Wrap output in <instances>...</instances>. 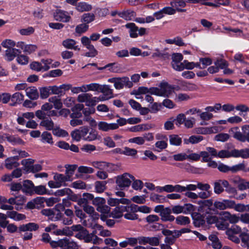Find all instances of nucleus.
Returning <instances> with one entry per match:
<instances>
[{
  "label": "nucleus",
  "mask_w": 249,
  "mask_h": 249,
  "mask_svg": "<svg viewBox=\"0 0 249 249\" xmlns=\"http://www.w3.org/2000/svg\"><path fill=\"white\" fill-rule=\"evenodd\" d=\"M34 185L33 182L30 180L24 181L22 185V192L30 195L34 194Z\"/></svg>",
  "instance_id": "21"
},
{
  "label": "nucleus",
  "mask_w": 249,
  "mask_h": 249,
  "mask_svg": "<svg viewBox=\"0 0 249 249\" xmlns=\"http://www.w3.org/2000/svg\"><path fill=\"white\" fill-rule=\"evenodd\" d=\"M34 194L39 195H43L47 194V189L45 186L39 185L34 187Z\"/></svg>",
  "instance_id": "58"
},
{
  "label": "nucleus",
  "mask_w": 249,
  "mask_h": 249,
  "mask_svg": "<svg viewBox=\"0 0 249 249\" xmlns=\"http://www.w3.org/2000/svg\"><path fill=\"white\" fill-rule=\"evenodd\" d=\"M29 57L28 56L21 54V53L18 54L17 57V62L21 65H27L29 62Z\"/></svg>",
  "instance_id": "55"
},
{
  "label": "nucleus",
  "mask_w": 249,
  "mask_h": 249,
  "mask_svg": "<svg viewBox=\"0 0 249 249\" xmlns=\"http://www.w3.org/2000/svg\"><path fill=\"white\" fill-rule=\"evenodd\" d=\"M40 125L45 127V128L48 130H53L54 128V123L51 119L43 120L41 121Z\"/></svg>",
  "instance_id": "42"
},
{
  "label": "nucleus",
  "mask_w": 249,
  "mask_h": 249,
  "mask_svg": "<svg viewBox=\"0 0 249 249\" xmlns=\"http://www.w3.org/2000/svg\"><path fill=\"white\" fill-rule=\"evenodd\" d=\"M118 15L120 17L126 20H130L134 16V12L133 11H124L119 13Z\"/></svg>",
  "instance_id": "50"
},
{
  "label": "nucleus",
  "mask_w": 249,
  "mask_h": 249,
  "mask_svg": "<svg viewBox=\"0 0 249 249\" xmlns=\"http://www.w3.org/2000/svg\"><path fill=\"white\" fill-rule=\"evenodd\" d=\"M95 19V14L92 13H84L81 17V20L85 24H88L92 22Z\"/></svg>",
  "instance_id": "35"
},
{
  "label": "nucleus",
  "mask_w": 249,
  "mask_h": 249,
  "mask_svg": "<svg viewBox=\"0 0 249 249\" xmlns=\"http://www.w3.org/2000/svg\"><path fill=\"white\" fill-rule=\"evenodd\" d=\"M41 141L43 143H47L53 144L52 135L51 133L48 131H44L41 135Z\"/></svg>",
  "instance_id": "38"
},
{
  "label": "nucleus",
  "mask_w": 249,
  "mask_h": 249,
  "mask_svg": "<svg viewBox=\"0 0 249 249\" xmlns=\"http://www.w3.org/2000/svg\"><path fill=\"white\" fill-rule=\"evenodd\" d=\"M98 92L103 93L109 98L113 97V89L109 85H100Z\"/></svg>",
  "instance_id": "34"
},
{
  "label": "nucleus",
  "mask_w": 249,
  "mask_h": 249,
  "mask_svg": "<svg viewBox=\"0 0 249 249\" xmlns=\"http://www.w3.org/2000/svg\"><path fill=\"white\" fill-rule=\"evenodd\" d=\"M19 160V157L15 156L7 158L5 160V166L9 169H12L13 168H16L19 165V163L18 162Z\"/></svg>",
  "instance_id": "15"
},
{
  "label": "nucleus",
  "mask_w": 249,
  "mask_h": 249,
  "mask_svg": "<svg viewBox=\"0 0 249 249\" xmlns=\"http://www.w3.org/2000/svg\"><path fill=\"white\" fill-rule=\"evenodd\" d=\"M24 99V95L19 93L16 92L11 96V106H15L17 104H20Z\"/></svg>",
  "instance_id": "37"
},
{
  "label": "nucleus",
  "mask_w": 249,
  "mask_h": 249,
  "mask_svg": "<svg viewBox=\"0 0 249 249\" xmlns=\"http://www.w3.org/2000/svg\"><path fill=\"white\" fill-rule=\"evenodd\" d=\"M84 105L81 104H77L73 107L71 110L72 112L70 114V117L72 119H79L82 116V112L81 111L83 109Z\"/></svg>",
  "instance_id": "16"
},
{
  "label": "nucleus",
  "mask_w": 249,
  "mask_h": 249,
  "mask_svg": "<svg viewBox=\"0 0 249 249\" xmlns=\"http://www.w3.org/2000/svg\"><path fill=\"white\" fill-rule=\"evenodd\" d=\"M121 153L126 156H134L137 154V151L134 148L124 147V150L122 151V152H121Z\"/></svg>",
  "instance_id": "61"
},
{
  "label": "nucleus",
  "mask_w": 249,
  "mask_h": 249,
  "mask_svg": "<svg viewBox=\"0 0 249 249\" xmlns=\"http://www.w3.org/2000/svg\"><path fill=\"white\" fill-rule=\"evenodd\" d=\"M6 140L12 145H23L25 142L18 136L9 135L6 137Z\"/></svg>",
  "instance_id": "29"
},
{
  "label": "nucleus",
  "mask_w": 249,
  "mask_h": 249,
  "mask_svg": "<svg viewBox=\"0 0 249 249\" xmlns=\"http://www.w3.org/2000/svg\"><path fill=\"white\" fill-rule=\"evenodd\" d=\"M171 209L170 207H166L165 211L160 215V219L162 222H172L175 219L174 216L171 215L172 213Z\"/></svg>",
  "instance_id": "17"
},
{
  "label": "nucleus",
  "mask_w": 249,
  "mask_h": 249,
  "mask_svg": "<svg viewBox=\"0 0 249 249\" xmlns=\"http://www.w3.org/2000/svg\"><path fill=\"white\" fill-rule=\"evenodd\" d=\"M92 165L95 168L99 169L100 170H106L108 172H112L111 167L113 166L114 165L105 161H94L91 163Z\"/></svg>",
  "instance_id": "14"
},
{
  "label": "nucleus",
  "mask_w": 249,
  "mask_h": 249,
  "mask_svg": "<svg viewBox=\"0 0 249 249\" xmlns=\"http://www.w3.org/2000/svg\"><path fill=\"white\" fill-rule=\"evenodd\" d=\"M222 215L226 220H228L231 224H235L240 220L239 216L235 214H231L228 212H223Z\"/></svg>",
  "instance_id": "30"
},
{
  "label": "nucleus",
  "mask_w": 249,
  "mask_h": 249,
  "mask_svg": "<svg viewBox=\"0 0 249 249\" xmlns=\"http://www.w3.org/2000/svg\"><path fill=\"white\" fill-rule=\"evenodd\" d=\"M76 8L80 12L89 11L92 9V6L85 2L78 3Z\"/></svg>",
  "instance_id": "48"
},
{
  "label": "nucleus",
  "mask_w": 249,
  "mask_h": 249,
  "mask_svg": "<svg viewBox=\"0 0 249 249\" xmlns=\"http://www.w3.org/2000/svg\"><path fill=\"white\" fill-rule=\"evenodd\" d=\"M192 217L193 220V223L196 227L203 226L205 223L204 217L198 213H193Z\"/></svg>",
  "instance_id": "18"
},
{
  "label": "nucleus",
  "mask_w": 249,
  "mask_h": 249,
  "mask_svg": "<svg viewBox=\"0 0 249 249\" xmlns=\"http://www.w3.org/2000/svg\"><path fill=\"white\" fill-rule=\"evenodd\" d=\"M57 213H55L54 212L53 213V216L52 218V221H58V220H61V219L62 218L63 214H62L60 212V210H63L64 209V207L61 205L58 204L57 205Z\"/></svg>",
  "instance_id": "49"
},
{
  "label": "nucleus",
  "mask_w": 249,
  "mask_h": 249,
  "mask_svg": "<svg viewBox=\"0 0 249 249\" xmlns=\"http://www.w3.org/2000/svg\"><path fill=\"white\" fill-rule=\"evenodd\" d=\"M26 96L32 100H37L39 96L37 89L35 87H30L25 89Z\"/></svg>",
  "instance_id": "19"
},
{
  "label": "nucleus",
  "mask_w": 249,
  "mask_h": 249,
  "mask_svg": "<svg viewBox=\"0 0 249 249\" xmlns=\"http://www.w3.org/2000/svg\"><path fill=\"white\" fill-rule=\"evenodd\" d=\"M169 54L166 52L165 51H160L159 49H156L152 54V58H159L164 60L168 59L169 58Z\"/></svg>",
  "instance_id": "27"
},
{
  "label": "nucleus",
  "mask_w": 249,
  "mask_h": 249,
  "mask_svg": "<svg viewBox=\"0 0 249 249\" xmlns=\"http://www.w3.org/2000/svg\"><path fill=\"white\" fill-rule=\"evenodd\" d=\"M235 202L233 200L223 199L222 201H215L213 203L214 207L220 210L234 208Z\"/></svg>",
  "instance_id": "8"
},
{
  "label": "nucleus",
  "mask_w": 249,
  "mask_h": 249,
  "mask_svg": "<svg viewBox=\"0 0 249 249\" xmlns=\"http://www.w3.org/2000/svg\"><path fill=\"white\" fill-rule=\"evenodd\" d=\"M30 68L31 70L37 72L43 71V68L41 63L37 61H34L30 64Z\"/></svg>",
  "instance_id": "60"
},
{
  "label": "nucleus",
  "mask_w": 249,
  "mask_h": 249,
  "mask_svg": "<svg viewBox=\"0 0 249 249\" xmlns=\"http://www.w3.org/2000/svg\"><path fill=\"white\" fill-rule=\"evenodd\" d=\"M135 177L128 173H124L122 175L116 177V189L123 190L125 188L129 187L131 183V180H134Z\"/></svg>",
  "instance_id": "2"
},
{
  "label": "nucleus",
  "mask_w": 249,
  "mask_h": 249,
  "mask_svg": "<svg viewBox=\"0 0 249 249\" xmlns=\"http://www.w3.org/2000/svg\"><path fill=\"white\" fill-rule=\"evenodd\" d=\"M65 167L66 168V175L68 179H70V180L71 181L72 176L74 175V172L77 168V165L76 164H66Z\"/></svg>",
  "instance_id": "31"
},
{
  "label": "nucleus",
  "mask_w": 249,
  "mask_h": 249,
  "mask_svg": "<svg viewBox=\"0 0 249 249\" xmlns=\"http://www.w3.org/2000/svg\"><path fill=\"white\" fill-rule=\"evenodd\" d=\"M71 228L72 231L77 232L75 235L76 238L80 240H84L86 243L90 242V237L89 236H90L89 232L82 225L80 224L74 225L72 226Z\"/></svg>",
  "instance_id": "4"
},
{
  "label": "nucleus",
  "mask_w": 249,
  "mask_h": 249,
  "mask_svg": "<svg viewBox=\"0 0 249 249\" xmlns=\"http://www.w3.org/2000/svg\"><path fill=\"white\" fill-rule=\"evenodd\" d=\"M125 27L129 29V33L130 37L137 38L138 36L137 32L138 31V27L135 25L134 23L130 22L125 24Z\"/></svg>",
  "instance_id": "23"
},
{
  "label": "nucleus",
  "mask_w": 249,
  "mask_h": 249,
  "mask_svg": "<svg viewBox=\"0 0 249 249\" xmlns=\"http://www.w3.org/2000/svg\"><path fill=\"white\" fill-rule=\"evenodd\" d=\"M139 243L143 245L149 244L152 246H157L160 244V238L158 237L140 236Z\"/></svg>",
  "instance_id": "10"
},
{
  "label": "nucleus",
  "mask_w": 249,
  "mask_h": 249,
  "mask_svg": "<svg viewBox=\"0 0 249 249\" xmlns=\"http://www.w3.org/2000/svg\"><path fill=\"white\" fill-rule=\"evenodd\" d=\"M223 183L224 187L225 188V191L228 194H234L236 193L237 190L236 188L230 185L229 182L227 180H226V181H224Z\"/></svg>",
  "instance_id": "63"
},
{
  "label": "nucleus",
  "mask_w": 249,
  "mask_h": 249,
  "mask_svg": "<svg viewBox=\"0 0 249 249\" xmlns=\"http://www.w3.org/2000/svg\"><path fill=\"white\" fill-rule=\"evenodd\" d=\"M49 88L51 89L52 94H57L58 96H61L65 94V92L62 90L60 86H49Z\"/></svg>",
  "instance_id": "51"
},
{
  "label": "nucleus",
  "mask_w": 249,
  "mask_h": 249,
  "mask_svg": "<svg viewBox=\"0 0 249 249\" xmlns=\"http://www.w3.org/2000/svg\"><path fill=\"white\" fill-rule=\"evenodd\" d=\"M233 150L230 151L228 150H222L218 152L217 157L219 158H228L233 157Z\"/></svg>",
  "instance_id": "52"
},
{
  "label": "nucleus",
  "mask_w": 249,
  "mask_h": 249,
  "mask_svg": "<svg viewBox=\"0 0 249 249\" xmlns=\"http://www.w3.org/2000/svg\"><path fill=\"white\" fill-rule=\"evenodd\" d=\"M209 240L212 242L211 245L214 249H220L222 245L218 237L215 235H210L209 236Z\"/></svg>",
  "instance_id": "39"
},
{
  "label": "nucleus",
  "mask_w": 249,
  "mask_h": 249,
  "mask_svg": "<svg viewBox=\"0 0 249 249\" xmlns=\"http://www.w3.org/2000/svg\"><path fill=\"white\" fill-rule=\"evenodd\" d=\"M21 51L16 48H8L5 51V56L8 61H12L18 54H20Z\"/></svg>",
  "instance_id": "20"
},
{
  "label": "nucleus",
  "mask_w": 249,
  "mask_h": 249,
  "mask_svg": "<svg viewBox=\"0 0 249 249\" xmlns=\"http://www.w3.org/2000/svg\"><path fill=\"white\" fill-rule=\"evenodd\" d=\"M63 248H66V249H78V247L70 237H65L63 238Z\"/></svg>",
  "instance_id": "28"
},
{
  "label": "nucleus",
  "mask_w": 249,
  "mask_h": 249,
  "mask_svg": "<svg viewBox=\"0 0 249 249\" xmlns=\"http://www.w3.org/2000/svg\"><path fill=\"white\" fill-rule=\"evenodd\" d=\"M224 181H226V180L219 179L214 182L213 189L216 194H220L224 192Z\"/></svg>",
  "instance_id": "32"
},
{
  "label": "nucleus",
  "mask_w": 249,
  "mask_h": 249,
  "mask_svg": "<svg viewBox=\"0 0 249 249\" xmlns=\"http://www.w3.org/2000/svg\"><path fill=\"white\" fill-rule=\"evenodd\" d=\"M76 42L72 39H67L63 41L62 45L68 49L80 50L78 46L76 45Z\"/></svg>",
  "instance_id": "24"
},
{
  "label": "nucleus",
  "mask_w": 249,
  "mask_h": 249,
  "mask_svg": "<svg viewBox=\"0 0 249 249\" xmlns=\"http://www.w3.org/2000/svg\"><path fill=\"white\" fill-rule=\"evenodd\" d=\"M176 223L179 225H186L190 223V218L187 216L179 215L176 218Z\"/></svg>",
  "instance_id": "46"
},
{
  "label": "nucleus",
  "mask_w": 249,
  "mask_h": 249,
  "mask_svg": "<svg viewBox=\"0 0 249 249\" xmlns=\"http://www.w3.org/2000/svg\"><path fill=\"white\" fill-rule=\"evenodd\" d=\"M40 97L42 99L47 98L51 94V89L48 87H44L39 88Z\"/></svg>",
  "instance_id": "44"
},
{
  "label": "nucleus",
  "mask_w": 249,
  "mask_h": 249,
  "mask_svg": "<svg viewBox=\"0 0 249 249\" xmlns=\"http://www.w3.org/2000/svg\"><path fill=\"white\" fill-rule=\"evenodd\" d=\"M230 138L227 133H221L215 135L214 140L216 141L224 142L227 141Z\"/></svg>",
  "instance_id": "62"
},
{
  "label": "nucleus",
  "mask_w": 249,
  "mask_h": 249,
  "mask_svg": "<svg viewBox=\"0 0 249 249\" xmlns=\"http://www.w3.org/2000/svg\"><path fill=\"white\" fill-rule=\"evenodd\" d=\"M89 28V25L82 23L77 25L75 29V33L80 36L81 34L86 32Z\"/></svg>",
  "instance_id": "45"
},
{
  "label": "nucleus",
  "mask_w": 249,
  "mask_h": 249,
  "mask_svg": "<svg viewBox=\"0 0 249 249\" xmlns=\"http://www.w3.org/2000/svg\"><path fill=\"white\" fill-rule=\"evenodd\" d=\"M133 85V83L130 81L129 77L124 76L118 77L117 82H115V88L117 89H121L124 87L130 88L132 87Z\"/></svg>",
  "instance_id": "11"
},
{
  "label": "nucleus",
  "mask_w": 249,
  "mask_h": 249,
  "mask_svg": "<svg viewBox=\"0 0 249 249\" xmlns=\"http://www.w3.org/2000/svg\"><path fill=\"white\" fill-rule=\"evenodd\" d=\"M34 160L31 159H25L21 161V164L28 168L27 171L33 173L37 172L42 170V166L39 164L32 165Z\"/></svg>",
  "instance_id": "9"
},
{
  "label": "nucleus",
  "mask_w": 249,
  "mask_h": 249,
  "mask_svg": "<svg viewBox=\"0 0 249 249\" xmlns=\"http://www.w3.org/2000/svg\"><path fill=\"white\" fill-rule=\"evenodd\" d=\"M238 188L240 191H244L247 189H249V181L244 179L240 180L238 184Z\"/></svg>",
  "instance_id": "64"
},
{
  "label": "nucleus",
  "mask_w": 249,
  "mask_h": 249,
  "mask_svg": "<svg viewBox=\"0 0 249 249\" xmlns=\"http://www.w3.org/2000/svg\"><path fill=\"white\" fill-rule=\"evenodd\" d=\"M96 210L101 213V216H109L108 215L110 213V208L106 204L101 206H98L96 208Z\"/></svg>",
  "instance_id": "43"
},
{
  "label": "nucleus",
  "mask_w": 249,
  "mask_h": 249,
  "mask_svg": "<svg viewBox=\"0 0 249 249\" xmlns=\"http://www.w3.org/2000/svg\"><path fill=\"white\" fill-rule=\"evenodd\" d=\"M169 143L172 145L179 146L182 143V138L178 135L172 134L169 135Z\"/></svg>",
  "instance_id": "36"
},
{
  "label": "nucleus",
  "mask_w": 249,
  "mask_h": 249,
  "mask_svg": "<svg viewBox=\"0 0 249 249\" xmlns=\"http://www.w3.org/2000/svg\"><path fill=\"white\" fill-rule=\"evenodd\" d=\"M106 181H96L95 182V189L96 192L98 193H102L106 189Z\"/></svg>",
  "instance_id": "40"
},
{
  "label": "nucleus",
  "mask_w": 249,
  "mask_h": 249,
  "mask_svg": "<svg viewBox=\"0 0 249 249\" xmlns=\"http://www.w3.org/2000/svg\"><path fill=\"white\" fill-rule=\"evenodd\" d=\"M244 231L242 232L240 234L242 242L244 243V245L248 246L249 245V235H248V230L247 229H244Z\"/></svg>",
  "instance_id": "56"
},
{
  "label": "nucleus",
  "mask_w": 249,
  "mask_h": 249,
  "mask_svg": "<svg viewBox=\"0 0 249 249\" xmlns=\"http://www.w3.org/2000/svg\"><path fill=\"white\" fill-rule=\"evenodd\" d=\"M109 13V10L107 8H97L94 10V14L99 17H105Z\"/></svg>",
  "instance_id": "54"
},
{
  "label": "nucleus",
  "mask_w": 249,
  "mask_h": 249,
  "mask_svg": "<svg viewBox=\"0 0 249 249\" xmlns=\"http://www.w3.org/2000/svg\"><path fill=\"white\" fill-rule=\"evenodd\" d=\"M87 48L89 50V52L86 53L85 55L86 56L93 57L97 55V51L95 49L94 46L91 44L87 47Z\"/></svg>",
  "instance_id": "57"
},
{
  "label": "nucleus",
  "mask_w": 249,
  "mask_h": 249,
  "mask_svg": "<svg viewBox=\"0 0 249 249\" xmlns=\"http://www.w3.org/2000/svg\"><path fill=\"white\" fill-rule=\"evenodd\" d=\"M226 66L225 62L223 59H218L214 62V65L209 67L208 69V72L210 74H214L217 73L220 69L224 68Z\"/></svg>",
  "instance_id": "13"
},
{
  "label": "nucleus",
  "mask_w": 249,
  "mask_h": 249,
  "mask_svg": "<svg viewBox=\"0 0 249 249\" xmlns=\"http://www.w3.org/2000/svg\"><path fill=\"white\" fill-rule=\"evenodd\" d=\"M15 209L18 211L22 208V206L26 201V198L24 196H15Z\"/></svg>",
  "instance_id": "41"
},
{
  "label": "nucleus",
  "mask_w": 249,
  "mask_h": 249,
  "mask_svg": "<svg viewBox=\"0 0 249 249\" xmlns=\"http://www.w3.org/2000/svg\"><path fill=\"white\" fill-rule=\"evenodd\" d=\"M97 97H92L90 93H83L79 94L77 97V101L80 103H85L88 107H94L97 104Z\"/></svg>",
  "instance_id": "6"
},
{
  "label": "nucleus",
  "mask_w": 249,
  "mask_h": 249,
  "mask_svg": "<svg viewBox=\"0 0 249 249\" xmlns=\"http://www.w3.org/2000/svg\"><path fill=\"white\" fill-rule=\"evenodd\" d=\"M233 157H241L243 159H248L249 158V149L246 148L241 150H233Z\"/></svg>",
  "instance_id": "25"
},
{
  "label": "nucleus",
  "mask_w": 249,
  "mask_h": 249,
  "mask_svg": "<svg viewBox=\"0 0 249 249\" xmlns=\"http://www.w3.org/2000/svg\"><path fill=\"white\" fill-rule=\"evenodd\" d=\"M52 131L54 136L59 137H66L69 135L68 133L66 130L61 129L59 127L54 128Z\"/></svg>",
  "instance_id": "47"
},
{
  "label": "nucleus",
  "mask_w": 249,
  "mask_h": 249,
  "mask_svg": "<svg viewBox=\"0 0 249 249\" xmlns=\"http://www.w3.org/2000/svg\"><path fill=\"white\" fill-rule=\"evenodd\" d=\"M238 127L231 128V131L233 133V138L242 142H249V125H245L242 126L243 133L238 131Z\"/></svg>",
  "instance_id": "3"
},
{
  "label": "nucleus",
  "mask_w": 249,
  "mask_h": 249,
  "mask_svg": "<svg viewBox=\"0 0 249 249\" xmlns=\"http://www.w3.org/2000/svg\"><path fill=\"white\" fill-rule=\"evenodd\" d=\"M53 17L56 21L67 22L69 21L71 17L68 12L60 9H57L53 13Z\"/></svg>",
  "instance_id": "12"
},
{
  "label": "nucleus",
  "mask_w": 249,
  "mask_h": 249,
  "mask_svg": "<svg viewBox=\"0 0 249 249\" xmlns=\"http://www.w3.org/2000/svg\"><path fill=\"white\" fill-rule=\"evenodd\" d=\"M7 215L8 217L14 219L15 221H20L26 218L25 215L18 213L14 211H7Z\"/></svg>",
  "instance_id": "26"
},
{
  "label": "nucleus",
  "mask_w": 249,
  "mask_h": 249,
  "mask_svg": "<svg viewBox=\"0 0 249 249\" xmlns=\"http://www.w3.org/2000/svg\"><path fill=\"white\" fill-rule=\"evenodd\" d=\"M171 65L176 71H182L185 69L184 65L181 62L183 59V55L180 53H173L172 55Z\"/></svg>",
  "instance_id": "7"
},
{
  "label": "nucleus",
  "mask_w": 249,
  "mask_h": 249,
  "mask_svg": "<svg viewBox=\"0 0 249 249\" xmlns=\"http://www.w3.org/2000/svg\"><path fill=\"white\" fill-rule=\"evenodd\" d=\"M185 0H173L170 2V5L173 7L178 9L179 7H185L186 6Z\"/></svg>",
  "instance_id": "53"
},
{
  "label": "nucleus",
  "mask_w": 249,
  "mask_h": 249,
  "mask_svg": "<svg viewBox=\"0 0 249 249\" xmlns=\"http://www.w3.org/2000/svg\"><path fill=\"white\" fill-rule=\"evenodd\" d=\"M60 97V96H54L49 99V101L53 104V107L56 109L61 108L63 106Z\"/></svg>",
  "instance_id": "33"
},
{
  "label": "nucleus",
  "mask_w": 249,
  "mask_h": 249,
  "mask_svg": "<svg viewBox=\"0 0 249 249\" xmlns=\"http://www.w3.org/2000/svg\"><path fill=\"white\" fill-rule=\"evenodd\" d=\"M7 230L9 232L14 233L17 232L21 234L22 232L27 231H34L38 230L39 226L38 224L33 222H30L25 224H22L17 227L14 224H9L7 225Z\"/></svg>",
  "instance_id": "1"
},
{
  "label": "nucleus",
  "mask_w": 249,
  "mask_h": 249,
  "mask_svg": "<svg viewBox=\"0 0 249 249\" xmlns=\"http://www.w3.org/2000/svg\"><path fill=\"white\" fill-rule=\"evenodd\" d=\"M53 179L59 183L58 185H60V187L62 186H66V182L71 181L66 175L59 173L55 174Z\"/></svg>",
  "instance_id": "22"
},
{
  "label": "nucleus",
  "mask_w": 249,
  "mask_h": 249,
  "mask_svg": "<svg viewBox=\"0 0 249 249\" xmlns=\"http://www.w3.org/2000/svg\"><path fill=\"white\" fill-rule=\"evenodd\" d=\"M241 233V228L236 225H233L230 229L226 231L227 234H238Z\"/></svg>",
  "instance_id": "59"
},
{
  "label": "nucleus",
  "mask_w": 249,
  "mask_h": 249,
  "mask_svg": "<svg viewBox=\"0 0 249 249\" xmlns=\"http://www.w3.org/2000/svg\"><path fill=\"white\" fill-rule=\"evenodd\" d=\"M160 88L157 87H151L149 88V93L151 94L159 96L168 97L170 92L167 89V83H160Z\"/></svg>",
  "instance_id": "5"
}]
</instances>
